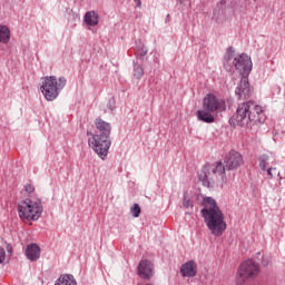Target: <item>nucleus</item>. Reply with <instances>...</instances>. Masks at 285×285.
Segmentation results:
<instances>
[{"label": "nucleus", "mask_w": 285, "mask_h": 285, "mask_svg": "<svg viewBox=\"0 0 285 285\" xmlns=\"http://www.w3.org/2000/svg\"><path fill=\"white\" fill-rule=\"evenodd\" d=\"M136 2L137 8H141V0H134Z\"/></svg>", "instance_id": "27"}, {"label": "nucleus", "mask_w": 285, "mask_h": 285, "mask_svg": "<svg viewBox=\"0 0 285 285\" xmlns=\"http://www.w3.org/2000/svg\"><path fill=\"white\" fill-rule=\"evenodd\" d=\"M130 212L132 214V217H139V215H141V207H139V204H134Z\"/></svg>", "instance_id": "22"}, {"label": "nucleus", "mask_w": 285, "mask_h": 285, "mask_svg": "<svg viewBox=\"0 0 285 285\" xmlns=\"http://www.w3.org/2000/svg\"><path fill=\"white\" fill-rule=\"evenodd\" d=\"M10 41V29L8 26L0 24V43H8Z\"/></svg>", "instance_id": "19"}, {"label": "nucleus", "mask_w": 285, "mask_h": 285, "mask_svg": "<svg viewBox=\"0 0 285 285\" xmlns=\"http://www.w3.org/2000/svg\"><path fill=\"white\" fill-rule=\"evenodd\" d=\"M75 19H79V14H76V16H75Z\"/></svg>", "instance_id": "30"}, {"label": "nucleus", "mask_w": 285, "mask_h": 285, "mask_svg": "<svg viewBox=\"0 0 285 285\" xmlns=\"http://www.w3.org/2000/svg\"><path fill=\"white\" fill-rule=\"evenodd\" d=\"M266 173L269 179H282V177L279 176V170L275 167L267 168Z\"/></svg>", "instance_id": "20"}, {"label": "nucleus", "mask_w": 285, "mask_h": 285, "mask_svg": "<svg viewBox=\"0 0 285 285\" xmlns=\"http://www.w3.org/2000/svg\"><path fill=\"white\" fill-rule=\"evenodd\" d=\"M7 252L10 253V255H12V246L8 245L7 246Z\"/></svg>", "instance_id": "28"}, {"label": "nucleus", "mask_w": 285, "mask_h": 285, "mask_svg": "<svg viewBox=\"0 0 285 285\" xmlns=\"http://www.w3.org/2000/svg\"><path fill=\"white\" fill-rule=\"evenodd\" d=\"M95 126L97 130H99L100 136L110 138V130H112V128L110 127V124L106 122L104 119L98 118L95 121Z\"/></svg>", "instance_id": "16"}, {"label": "nucleus", "mask_w": 285, "mask_h": 285, "mask_svg": "<svg viewBox=\"0 0 285 285\" xmlns=\"http://www.w3.org/2000/svg\"><path fill=\"white\" fill-rule=\"evenodd\" d=\"M183 206L184 208H193V200H190V198H188L186 194L184 196Z\"/></svg>", "instance_id": "23"}, {"label": "nucleus", "mask_w": 285, "mask_h": 285, "mask_svg": "<svg viewBox=\"0 0 285 285\" xmlns=\"http://www.w3.org/2000/svg\"><path fill=\"white\" fill-rule=\"evenodd\" d=\"M259 168L262 170H268V168H271V166H275L276 160H275V156L272 153H267V154H263L259 159Z\"/></svg>", "instance_id": "14"}, {"label": "nucleus", "mask_w": 285, "mask_h": 285, "mask_svg": "<svg viewBox=\"0 0 285 285\" xmlns=\"http://www.w3.org/2000/svg\"><path fill=\"white\" fill-rule=\"evenodd\" d=\"M153 268L150 261H141L138 266V273L144 279H150L154 275Z\"/></svg>", "instance_id": "12"}, {"label": "nucleus", "mask_w": 285, "mask_h": 285, "mask_svg": "<svg viewBox=\"0 0 285 285\" xmlns=\"http://www.w3.org/2000/svg\"><path fill=\"white\" fill-rule=\"evenodd\" d=\"M234 55H235V49H233V47H230L226 51L225 59L230 60V59H233Z\"/></svg>", "instance_id": "24"}, {"label": "nucleus", "mask_w": 285, "mask_h": 285, "mask_svg": "<svg viewBox=\"0 0 285 285\" xmlns=\"http://www.w3.org/2000/svg\"><path fill=\"white\" fill-rule=\"evenodd\" d=\"M266 115L262 106L255 101H245L238 105L236 110V122L238 126H250V124H264Z\"/></svg>", "instance_id": "3"}, {"label": "nucleus", "mask_w": 285, "mask_h": 285, "mask_svg": "<svg viewBox=\"0 0 285 285\" xmlns=\"http://www.w3.org/2000/svg\"><path fill=\"white\" fill-rule=\"evenodd\" d=\"M88 144L100 157H107L108 150L110 149V138L101 135H92L89 138Z\"/></svg>", "instance_id": "8"}, {"label": "nucleus", "mask_w": 285, "mask_h": 285, "mask_svg": "<svg viewBox=\"0 0 285 285\" xmlns=\"http://www.w3.org/2000/svg\"><path fill=\"white\" fill-rule=\"evenodd\" d=\"M224 110H226V101L217 98L213 94H208L203 99V109L196 112V117L199 121L213 124V121H215L213 112H224Z\"/></svg>", "instance_id": "4"}, {"label": "nucleus", "mask_w": 285, "mask_h": 285, "mask_svg": "<svg viewBox=\"0 0 285 285\" xmlns=\"http://www.w3.org/2000/svg\"><path fill=\"white\" fill-rule=\"evenodd\" d=\"M86 26L95 27L99 26V13L97 11H88L83 17Z\"/></svg>", "instance_id": "17"}, {"label": "nucleus", "mask_w": 285, "mask_h": 285, "mask_svg": "<svg viewBox=\"0 0 285 285\" xmlns=\"http://www.w3.org/2000/svg\"><path fill=\"white\" fill-rule=\"evenodd\" d=\"M271 262H272V258H271L269 255H264V256H263V258H262V264H263L264 266H268V265L271 264Z\"/></svg>", "instance_id": "25"}, {"label": "nucleus", "mask_w": 285, "mask_h": 285, "mask_svg": "<svg viewBox=\"0 0 285 285\" xmlns=\"http://www.w3.org/2000/svg\"><path fill=\"white\" fill-rule=\"evenodd\" d=\"M24 191L27 198L18 204V215L22 222H37L43 215V203L41 198L35 196V186L27 184Z\"/></svg>", "instance_id": "2"}, {"label": "nucleus", "mask_w": 285, "mask_h": 285, "mask_svg": "<svg viewBox=\"0 0 285 285\" xmlns=\"http://www.w3.org/2000/svg\"><path fill=\"white\" fill-rule=\"evenodd\" d=\"M203 206L202 216L207 228L215 237H222L227 226L219 205H217V202L213 197H205L203 199Z\"/></svg>", "instance_id": "1"}, {"label": "nucleus", "mask_w": 285, "mask_h": 285, "mask_svg": "<svg viewBox=\"0 0 285 285\" xmlns=\"http://www.w3.org/2000/svg\"><path fill=\"white\" fill-rule=\"evenodd\" d=\"M180 274L183 277H195L197 275V263L195 261H188L180 267Z\"/></svg>", "instance_id": "13"}, {"label": "nucleus", "mask_w": 285, "mask_h": 285, "mask_svg": "<svg viewBox=\"0 0 285 285\" xmlns=\"http://www.w3.org/2000/svg\"><path fill=\"white\" fill-rule=\"evenodd\" d=\"M238 99H249L250 98V83L248 82V78L244 77L238 87L235 90Z\"/></svg>", "instance_id": "11"}, {"label": "nucleus", "mask_w": 285, "mask_h": 285, "mask_svg": "<svg viewBox=\"0 0 285 285\" xmlns=\"http://www.w3.org/2000/svg\"><path fill=\"white\" fill-rule=\"evenodd\" d=\"M234 65L237 71L240 72L242 77H247L253 70V61L248 55L242 53L234 59Z\"/></svg>", "instance_id": "9"}, {"label": "nucleus", "mask_w": 285, "mask_h": 285, "mask_svg": "<svg viewBox=\"0 0 285 285\" xmlns=\"http://www.w3.org/2000/svg\"><path fill=\"white\" fill-rule=\"evenodd\" d=\"M198 179L205 186H210L212 183L220 181V184H226V166L222 163H216L215 165H205L198 173Z\"/></svg>", "instance_id": "5"}, {"label": "nucleus", "mask_w": 285, "mask_h": 285, "mask_svg": "<svg viewBox=\"0 0 285 285\" xmlns=\"http://www.w3.org/2000/svg\"><path fill=\"white\" fill-rule=\"evenodd\" d=\"M6 262V249L0 246V264H3Z\"/></svg>", "instance_id": "26"}, {"label": "nucleus", "mask_w": 285, "mask_h": 285, "mask_svg": "<svg viewBox=\"0 0 285 285\" xmlns=\"http://www.w3.org/2000/svg\"><path fill=\"white\" fill-rule=\"evenodd\" d=\"M55 285H77V281L75 279V276L66 274L60 276Z\"/></svg>", "instance_id": "18"}, {"label": "nucleus", "mask_w": 285, "mask_h": 285, "mask_svg": "<svg viewBox=\"0 0 285 285\" xmlns=\"http://www.w3.org/2000/svg\"><path fill=\"white\" fill-rule=\"evenodd\" d=\"M26 256L30 262H37V259L41 257V248H39V245L37 244L28 245L26 248Z\"/></svg>", "instance_id": "15"}, {"label": "nucleus", "mask_w": 285, "mask_h": 285, "mask_svg": "<svg viewBox=\"0 0 285 285\" xmlns=\"http://www.w3.org/2000/svg\"><path fill=\"white\" fill-rule=\"evenodd\" d=\"M148 50L147 49H141V55H147Z\"/></svg>", "instance_id": "29"}, {"label": "nucleus", "mask_w": 285, "mask_h": 285, "mask_svg": "<svg viewBox=\"0 0 285 285\" xmlns=\"http://www.w3.org/2000/svg\"><path fill=\"white\" fill-rule=\"evenodd\" d=\"M259 275V265L253 259H247L240 264L236 274V284L244 285L248 279H255Z\"/></svg>", "instance_id": "7"}, {"label": "nucleus", "mask_w": 285, "mask_h": 285, "mask_svg": "<svg viewBox=\"0 0 285 285\" xmlns=\"http://www.w3.org/2000/svg\"><path fill=\"white\" fill-rule=\"evenodd\" d=\"M134 77H136V79H141V77H144V67L135 65Z\"/></svg>", "instance_id": "21"}, {"label": "nucleus", "mask_w": 285, "mask_h": 285, "mask_svg": "<svg viewBox=\"0 0 285 285\" xmlns=\"http://www.w3.org/2000/svg\"><path fill=\"white\" fill-rule=\"evenodd\" d=\"M66 83L65 77L47 76L42 78L40 90L47 101H55L59 97V92L66 88Z\"/></svg>", "instance_id": "6"}, {"label": "nucleus", "mask_w": 285, "mask_h": 285, "mask_svg": "<svg viewBox=\"0 0 285 285\" xmlns=\"http://www.w3.org/2000/svg\"><path fill=\"white\" fill-rule=\"evenodd\" d=\"M224 166L227 170H237L244 166V156L239 151L230 150L224 159Z\"/></svg>", "instance_id": "10"}]
</instances>
